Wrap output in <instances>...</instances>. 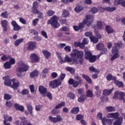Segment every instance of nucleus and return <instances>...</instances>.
I'll return each instance as SVG.
<instances>
[{
  "mask_svg": "<svg viewBox=\"0 0 125 125\" xmlns=\"http://www.w3.org/2000/svg\"><path fill=\"white\" fill-rule=\"evenodd\" d=\"M108 118H112L117 120L119 118V112L108 113L107 115Z\"/></svg>",
  "mask_w": 125,
  "mask_h": 125,
  "instance_id": "a211bd4d",
  "label": "nucleus"
},
{
  "mask_svg": "<svg viewBox=\"0 0 125 125\" xmlns=\"http://www.w3.org/2000/svg\"><path fill=\"white\" fill-rule=\"evenodd\" d=\"M96 56L92 55V56L89 58L88 60H89L90 63H94V62H95V61H96Z\"/></svg>",
  "mask_w": 125,
  "mask_h": 125,
  "instance_id": "58836bf2",
  "label": "nucleus"
},
{
  "mask_svg": "<svg viewBox=\"0 0 125 125\" xmlns=\"http://www.w3.org/2000/svg\"><path fill=\"white\" fill-rule=\"evenodd\" d=\"M116 8L115 7H100L99 8L100 12L103 13L104 11H108V12H112L113 11H115Z\"/></svg>",
  "mask_w": 125,
  "mask_h": 125,
  "instance_id": "1a4fd4ad",
  "label": "nucleus"
},
{
  "mask_svg": "<svg viewBox=\"0 0 125 125\" xmlns=\"http://www.w3.org/2000/svg\"><path fill=\"white\" fill-rule=\"evenodd\" d=\"M19 67H17L16 71L18 72L17 73V76L19 78L20 77H22V73H24V72H27L29 70V68L30 67L28 65V64L25 63L24 62L21 61L18 63Z\"/></svg>",
  "mask_w": 125,
  "mask_h": 125,
  "instance_id": "f257e3e1",
  "label": "nucleus"
},
{
  "mask_svg": "<svg viewBox=\"0 0 125 125\" xmlns=\"http://www.w3.org/2000/svg\"><path fill=\"white\" fill-rule=\"evenodd\" d=\"M2 80L5 81L4 82V84L5 85H6V86H9V87H11V82H12V79H10V76L7 75L6 76L3 77Z\"/></svg>",
  "mask_w": 125,
  "mask_h": 125,
  "instance_id": "6e6552de",
  "label": "nucleus"
},
{
  "mask_svg": "<svg viewBox=\"0 0 125 125\" xmlns=\"http://www.w3.org/2000/svg\"><path fill=\"white\" fill-rule=\"evenodd\" d=\"M105 31L107 33V34H108V35H110V34H113V33L115 32V30L110 25L105 26Z\"/></svg>",
  "mask_w": 125,
  "mask_h": 125,
  "instance_id": "f3484780",
  "label": "nucleus"
},
{
  "mask_svg": "<svg viewBox=\"0 0 125 125\" xmlns=\"http://www.w3.org/2000/svg\"><path fill=\"white\" fill-rule=\"evenodd\" d=\"M58 17L54 15L50 20H48V24H50L53 28H58L60 26V23L58 22Z\"/></svg>",
  "mask_w": 125,
  "mask_h": 125,
  "instance_id": "f03ea898",
  "label": "nucleus"
},
{
  "mask_svg": "<svg viewBox=\"0 0 125 125\" xmlns=\"http://www.w3.org/2000/svg\"><path fill=\"white\" fill-rule=\"evenodd\" d=\"M68 83L70 85H72L73 87H78L79 84H82L80 83L79 82L77 81V80H75L72 78L69 79L68 81Z\"/></svg>",
  "mask_w": 125,
  "mask_h": 125,
  "instance_id": "f8f14e48",
  "label": "nucleus"
},
{
  "mask_svg": "<svg viewBox=\"0 0 125 125\" xmlns=\"http://www.w3.org/2000/svg\"><path fill=\"white\" fill-rule=\"evenodd\" d=\"M42 52L46 59H49L51 56V53L46 50H42Z\"/></svg>",
  "mask_w": 125,
  "mask_h": 125,
  "instance_id": "5701e85b",
  "label": "nucleus"
},
{
  "mask_svg": "<svg viewBox=\"0 0 125 125\" xmlns=\"http://www.w3.org/2000/svg\"><path fill=\"white\" fill-rule=\"evenodd\" d=\"M10 58H11V56L10 55L6 56L5 55H3V56L1 57V60L2 61H7Z\"/></svg>",
  "mask_w": 125,
  "mask_h": 125,
  "instance_id": "a19ab883",
  "label": "nucleus"
},
{
  "mask_svg": "<svg viewBox=\"0 0 125 125\" xmlns=\"http://www.w3.org/2000/svg\"><path fill=\"white\" fill-rule=\"evenodd\" d=\"M84 59H86V60H88L89 58L92 56V53L87 50H84Z\"/></svg>",
  "mask_w": 125,
  "mask_h": 125,
  "instance_id": "412c9836",
  "label": "nucleus"
},
{
  "mask_svg": "<svg viewBox=\"0 0 125 125\" xmlns=\"http://www.w3.org/2000/svg\"><path fill=\"white\" fill-rule=\"evenodd\" d=\"M48 118L49 121L52 122V123H54V124L59 123V122H62V121H63V118L61 117L60 115H57L56 117H53L51 116H49Z\"/></svg>",
  "mask_w": 125,
  "mask_h": 125,
  "instance_id": "39448f33",
  "label": "nucleus"
},
{
  "mask_svg": "<svg viewBox=\"0 0 125 125\" xmlns=\"http://www.w3.org/2000/svg\"><path fill=\"white\" fill-rule=\"evenodd\" d=\"M75 80H77L78 81V83L82 84V82H83V80H82V78L79 76H75L74 77Z\"/></svg>",
  "mask_w": 125,
  "mask_h": 125,
  "instance_id": "e2e57ef3",
  "label": "nucleus"
},
{
  "mask_svg": "<svg viewBox=\"0 0 125 125\" xmlns=\"http://www.w3.org/2000/svg\"><path fill=\"white\" fill-rule=\"evenodd\" d=\"M5 105L8 108H12L13 107V104L11 101H7L6 102Z\"/></svg>",
  "mask_w": 125,
  "mask_h": 125,
  "instance_id": "c03bdc74",
  "label": "nucleus"
},
{
  "mask_svg": "<svg viewBox=\"0 0 125 125\" xmlns=\"http://www.w3.org/2000/svg\"><path fill=\"white\" fill-rule=\"evenodd\" d=\"M119 95L120 97L118 98L119 100H123L124 97L125 96V93L123 92H119Z\"/></svg>",
  "mask_w": 125,
  "mask_h": 125,
  "instance_id": "603ef678",
  "label": "nucleus"
},
{
  "mask_svg": "<svg viewBox=\"0 0 125 125\" xmlns=\"http://www.w3.org/2000/svg\"><path fill=\"white\" fill-rule=\"evenodd\" d=\"M51 113L52 114V115H57L58 114H59V110L55 108L51 110Z\"/></svg>",
  "mask_w": 125,
  "mask_h": 125,
  "instance_id": "3c124183",
  "label": "nucleus"
},
{
  "mask_svg": "<svg viewBox=\"0 0 125 125\" xmlns=\"http://www.w3.org/2000/svg\"><path fill=\"white\" fill-rule=\"evenodd\" d=\"M64 49L66 52H71V46L69 45L65 46L64 48Z\"/></svg>",
  "mask_w": 125,
  "mask_h": 125,
  "instance_id": "338daca9",
  "label": "nucleus"
},
{
  "mask_svg": "<svg viewBox=\"0 0 125 125\" xmlns=\"http://www.w3.org/2000/svg\"><path fill=\"white\" fill-rule=\"evenodd\" d=\"M14 108H15L16 110L17 111H21V112H23L24 111V106L23 105H19L18 104H15L14 105Z\"/></svg>",
  "mask_w": 125,
  "mask_h": 125,
  "instance_id": "4be33fe9",
  "label": "nucleus"
},
{
  "mask_svg": "<svg viewBox=\"0 0 125 125\" xmlns=\"http://www.w3.org/2000/svg\"><path fill=\"white\" fill-rule=\"evenodd\" d=\"M31 63H36L40 62V57L36 53H32L30 56Z\"/></svg>",
  "mask_w": 125,
  "mask_h": 125,
  "instance_id": "9b49d317",
  "label": "nucleus"
},
{
  "mask_svg": "<svg viewBox=\"0 0 125 125\" xmlns=\"http://www.w3.org/2000/svg\"><path fill=\"white\" fill-rule=\"evenodd\" d=\"M86 100V96L84 94H82L79 98H78L77 101L80 103H83Z\"/></svg>",
  "mask_w": 125,
  "mask_h": 125,
  "instance_id": "6ab92c4d",
  "label": "nucleus"
},
{
  "mask_svg": "<svg viewBox=\"0 0 125 125\" xmlns=\"http://www.w3.org/2000/svg\"><path fill=\"white\" fill-rule=\"evenodd\" d=\"M15 81H16V78H13L12 79L13 84L11 85V87L13 88V89H17V88L19 87V85H20V82L19 81L15 82Z\"/></svg>",
  "mask_w": 125,
  "mask_h": 125,
  "instance_id": "ddd939ff",
  "label": "nucleus"
},
{
  "mask_svg": "<svg viewBox=\"0 0 125 125\" xmlns=\"http://www.w3.org/2000/svg\"><path fill=\"white\" fill-rule=\"evenodd\" d=\"M114 90V87H112L110 90H107V89L104 90L103 91V94L104 95H105V96H107L108 95H110L112 93V92Z\"/></svg>",
  "mask_w": 125,
  "mask_h": 125,
  "instance_id": "bb28decb",
  "label": "nucleus"
},
{
  "mask_svg": "<svg viewBox=\"0 0 125 125\" xmlns=\"http://www.w3.org/2000/svg\"><path fill=\"white\" fill-rule=\"evenodd\" d=\"M24 42V39L21 38L20 39L17 40L14 43L15 46H19V44H21V43H22Z\"/></svg>",
  "mask_w": 125,
  "mask_h": 125,
  "instance_id": "7c9ffc66",
  "label": "nucleus"
},
{
  "mask_svg": "<svg viewBox=\"0 0 125 125\" xmlns=\"http://www.w3.org/2000/svg\"><path fill=\"white\" fill-rule=\"evenodd\" d=\"M90 40L93 43H97L99 41L98 38L93 36H92Z\"/></svg>",
  "mask_w": 125,
  "mask_h": 125,
  "instance_id": "49530a36",
  "label": "nucleus"
},
{
  "mask_svg": "<svg viewBox=\"0 0 125 125\" xmlns=\"http://www.w3.org/2000/svg\"><path fill=\"white\" fill-rule=\"evenodd\" d=\"M82 78L83 79H84L85 81H86L87 83H92V81H91V79H90V77L87 75H85V74H83L82 75Z\"/></svg>",
  "mask_w": 125,
  "mask_h": 125,
  "instance_id": "cd10ccee",
  "label": "nucleus"
},
{
  "mask_svg": "<svg viewBox=\"0 0 125 125\" xmlns=\"http://www.w3.org/2000/svg\"><path fill=\"white\" fill-rule=\"evenodd\" d=\"M71 58L77 57V58H83V52L79 51L77 49H74L70 54Z\"/></svg>",
  "mask_w": 125,
  "mask_h": 125,
  "instance_id": "20e7f679",
  "label": "nucleus"
},
{
  "mask_svg": "<svg viewBox=\"0 0 125 125\" xmlns=\"http://www.w3.org/2000/svg\"><path fill=\"white\" fill-rule=\"evenodd\" d=\"M12 98L11 97V95L9 94H4L3 96V99L4 100H10Z\"/></svg>",
  "mask_w": 125,
  "mask_h": 125,
  "instance_id": "a18cd8bd",
  "label": "nucleus"
},
{
  "mask_svg": "<svg viewBox=\"0 0 125 125\" xmlns=\"http://www.w3.org/2000/svg\"><path fill=\"white\" fill-rule=\"evenodd\" d=\"M80 112V108L78 106H75L73 107L70 111L71 114H74V115H77Z\"/></svg>",
  "mask_w": 125,
  "mask_h": 125,
  "instance_id": "b1692460",
  "label": "nucleus"
},
{
  "mask_svg": "<svg viewBox=\"0 0 125 125\" xmlns=\"http://www.w3.org/2000/svg\"><path fill=\"white\" fill-rule=\"evenodd\" d=\"M67 97L70 99L74 100L76 98V95L74 93L69 92L67 94Z\"/></svg>",
  "mask_w": 125,
  "mask_h": 125,
  "instance_id": "79ce46f5",
  "label": "nucleus"
},
{
  "mask_svg": "<svg viewBox=\"0 0 125 125\" xmlns=\"http://www.w3.org/2000/svg\"><path fill=\"white\" fill-rule=\"evenodd\" d=\"M64 62H68V63H70V65H73V64H75L77 65L78 61L75 59L71 58L69 57V56L66 55L64 58Z\"/></svg>",
  "mask_w": 125,
  "mask_h": 125,
  "instance_id": "9d476101",
  "label": "nucleus"
},
{
  "mask_svg": "<svg viewBox=\"0 0 125 125\" xmlns=\"http://www.w3.org/2000/svg\"><path fill=\"white\" fill-rule=\"evenodd\" d=\"M115 46H116L117 48H121L122 46H123V43L121 42H117L115 44Z\"/></svg>",
  "mask_w": 125,
  "mask_h": 125,
  "instance_id": "680f3d73",
  "label": "nucleus"
},
{
  "mask_svg": "<svg viewBox=\"0 0 125 125\" xmlns=\"http://www.w3.org/2000/svg\"><path fill=\"white\" fill-rule=\"evenodd\" d=\"M119 57V53H114L112 57L111 58V61L113 60H115V59H117Z\"/></svg>",
  "mask_w": 125,
  "mask_h": 125,
  "instance_id": "6e6d98bb",
  "label": "nucleus"
},
{
  "mask_svg": "<svg viewBox=\"0 0 125 125\" xmlns=\"http://www.w3.org/2000/svg\"><path fill=\"white\" fill-rule=\"evenodd\" d=\"M122 0H115L114 2V5H119L121 4Z\"/></svg>",
  "mask_w": 125,
  "mask_h": 125,
  "instance_id": "0e129e2a",
  "label": "nucleus"
},
{
  "mask_svg": "<svg viewBox=\"0 0 125 125\" xmlns=\"http://www.w3.org/2000/svg\"><path fill=\"white\" fill-rule=\"evenodd\" d=\"M107 48H104L102 50V51L100 52V55H103V54H106L107 53Z\"/></svg>",
  "mask_w": 125,
  "mask_h": 125,
  "instance_id": "bf43d9fd",
  "label": "nucleus"
},
{
  "mask_svg": "<svg viewBox=\"0 0 125 125\" xmlns=\"http://www.w3.org/2000/svg\"><path fill=\"white\" fill-rule=\"evenodd\" d=\"M1 25L2 27L3 28V30L4 32L7 31L8 29L7 28V26H8V23H7V21L6 20H4L1 21Z\"/></svg>",
  "mask_w": 125,
  "mask_h": 125,
  "instance_id": "2eb2a0df",
  "label": "nucleus"
},
{
  "mask_svg": "<svg viewBox=\"0 0 125 125\" xmlns=\"http://www.w3.org/2000/svg\"><path fill=\"white\" fill-rule=\"evenodd\" d=\"M86 97H93V92L90 90H88L86 91Z\"/></svg>",
  "mask_w": 125,
  "mask_h": 125,
  "instance_id": "37998d69",
  "label": "nucleus"
},
{
  "mask_svg": "<svg viewBox=\"0 0 125 125\" xmlns=\"http://www.w3.org/2000/svg\"><path fill=\"white\" fill-rule=\"evenodd\" d=\"M89 70L91 73H97V74H98L100 72L99 69L95 68L93 66H90L89 67Z\"/></svg>",
  "mask_w": 125,
  "mask_h": 125,
  "instance_id": "2f4dec72",
  "label": "nucleus"
},
{
  "mask_svg": "<svg viewBox=\"0 0 125 125\" xmlns=\"http://www.w3.org/2000/svg\"><path fill=\"white\" fill-rule=\"evenodd\" d=\"M27 50L33 51V50L37 48V42L33 41L28 42L27 43Z\"/></svg>",
  "mask_w": 125,
  "mask_h": 125,
  "instance_id": "0eeeda50",
  "label": "nucleus"
},
{
  "mask_svg": "<svg viewBox=\"0 0 125 125\" xmlns=\"http://www.w3.org/2000/svg\"><path fill=\"white\" fill-rule=\"evenodd\" d=\"M83 119V115L82 114H78L76 116L77 121H81Z\"/></svg>",
  "mask_w": 125,
  "mask_h": 125,
  "instance_id": "4d7b16f0",
  "label": "nucleus"
},
{
  "mask_svg": "<svg viewBox=\"0 0 125 125\" xmlns=\"http://www.w3.org/2000/svg\"><path fill=\"white\" fill-rule=\"evenodd\" d=\"M118 48H117L116 46H114L113 47L112 49V53H119V50L118 49Z\"/></svg>",
  "mask_w": 125,
  "mask_h": 125,
  "instance_id": "864d4df0",
  "label": "nucleus"
},
{
  "mask_svg": "<svg viewBox=\"0 0 125 125\" xmlns=\"http://www.w3.org/2000/svg\"><path fill=\"white\" fill-rule=\"evenodd\" d=\"M59 85H61V82L59 80H54L49 83V87H51V88H56Z\"/></svg>",
  "mask_w": 125,
  "mask_h": 125,
  "instance_id": "423d86ee",
  "label": "nucleus"
},
{
  "mask_svg": "<svg viewBox=\"0 0 125 125\" xmlns=\"http://www.w3.org/2000/svg\"><path fill=\"white\" fill-rule=\"evenodd\" d=\"M96 48L97 50L101 51L103 48H104V44L101 42L98 43L96 45Z\"/></svg>",
  "mask_w": 125,
  "mask_h": 125,
  "instance_id": "f704fd0d",
  "label": "nucleus"
},
{
  "mask_svg": "<svg viewBox=\"0 0 125 125\" xmlns=\"http://www.w3.org/2000/svg\"><path fill=\"white\" fill-rule=\"evenodd\" d=\"M123 117H119L117 120L114 122L113 125H122V124H123Z\"/></svg>",
  "mask_w": 125,
  "mask_h": 125,
  "instance_id": "c85d7f7f",
  "label": "nucleus"
},
{
  "mask_svg": "<svg viewBox=\"0 0 125 125\" xmlns=\"http://www.w3.org/2000/svg\"><path fill=\"white\" fill-rule=\"evenodd\" d=\"M70 13H69L68 11L67 10H63L62 12V16L63 18H65V17H68V16L69 15Z\"/></svg>",
  "mask_w": 125,
  "mask_h": 125,
  "instance_id": "e433bc0d",
  "label": "nucleus"
},
{
  "mask_svg": "<svg viewBox=\"0 0 125 125\" xmlns=\"http://www.w3.org/2000/svg\"><path fill=\"white\" fill-rule=\"evenodd\" d=\"M105 109L107 112H115L116 111V108L113 106H106Z\"/></svg>",
  "mask_w": 125,
  "mask_h": 125,
  "instance_id": "473e14b6",
  "label": "nucleus"
},
{
  "mask_svg": "<svg viewBox=\"0 0 125 125\" xmlns=\"http://www.w3.org/2000/svg\"><path fill=\"white\" fill-rule=\"evenodd\" d=\"M12 26L13 27V30L14 31H19L21 30V27L19 25L16 21H13L11 23Z\"/></svg>",
  "mask_w": 125,
  "mask_h": 125,
  "instance_id": "4468645a",
  "label": "nucleus"
},
{
  "mask_svg": "<svg viewBox=\"0 0 125 125\" xmlns=\"http://www.w3.org/2000/svg\"><path fill=\"white\" fill-rule=\"evenodd\" d=\"M84 3L85 4H88V5H90V4H92V0H84Z\"/></svg>",
  "mask_w": 125,
  "mask_h": 125,
  "instance_id": "69168bd1",
  "label": "nucleus"
},
{
  "mask_svg": "<svg viewBox=\"0 0 125 125\" xmlns=\"http://www.w3.org/2000/svg\"><path fill=\"white\" fill-rule=\"evenodd\" d=\"M92 17L93 16L91 15H86V19L83 20V21L81 22V23L83 25V28H84L85 24L87 27H89L91 25L92 22H93V20H91Z\"/></svg>",
  "mask_w": 125,
  "mask_h": 125,
  "instance_id": "7ed1b4c3",
  "label": "nucleus"
},
{
  "mask_svg": "<svg viewBox=\"0 0 125 125\" xmlns=\"http://www.w3.org/2000/svg\"><path fill=\"white\" fill-rule=\"evenodd\" d=\"M103 26V23L101 21H98L97 22V28L98 30H102V26Z\"/></svg>",
  "mask_w": 125,
  "mask_h": 125,
  "instance_id": "ea45409f",
  "label": "nucleus"
},
{
  "mask_svg": "<svg viewBox=\"0 0 125 125\" xmlns=\"http://www.w3.org/2000/svg\"><path fill=\"white\" fill-rule=\"evenodd\" d=\"M85 37H87L89 38L90 40L91 39V37H93L92 36V32H87L84 33Z\"/></svg>",
  "mask_w": 125,
  "mask_h": 125,
  "instance_id": "09e8293b",
  "label": "nucleus"
},
{
  "mask_svg": "<svg viewBox=\"0 0 125 125\" xmlns=\"http://www.w3.org/2000/svg\"><path fill=\"white\" fill-rule=\"evenodd\" d=\"M26 108L28 111L29 112V114L31 115V116H33V106H32V105L30 104H27L26 106Z\"/></svg>",
  "mask_w": 125,
  "mask_h": 125,
  "instance_id": "c9c22d12",
  "label": "nucleus"
},
{
  "mask_svg": "<svg viewBox=\"0 0 125 125\" xmlns=\"http://www.w3.org/2000/svg\"><path fill=\"white\" fill-rule=\"evenodd\" d=\"M21 93L22 95H27V94H29V90L27 89H23L21 91Z\"/></svg>",
  "mask_w": 125,
  "mask_h": 125,
  "instance_id": "5fc2aeb1",
  "label": "nucleus"
},
{
  "mask_svg": "<svg viewBox=\"0 0 125 125\" xmlns=\"http://www.w3.org/2000/svg\"><path fill=\"white\" fill-rule=\"evenodd\" d=\"M114 83L115 84H116V85L119 86V87H124V83H123V82L115 80L114 81Z\"/></svg>",
  "mask_w": 125,
  "mask_h": 125,
  "instance_id": "c756f323",
  "label": "nucleus"
},
{
  "mask_svg": "<svg viewBox=\"0 0 125 125\" xmlns=\"http://www.w3.org/2000/svg\"><path fill=\"white\" fill-rule=\"evenodd\" d=\"M39 74L40 73L39 72V71L35 70L30 73V77L31 79H33V78H35V77H38Z\"/></svg>",
  "mask_w": 125,
  "mask_h": 125,
  "instance_id": "a878e982",
  "label": "nucleus"
},
{
  "mask_svg": "<svg viewBox=\"0 0 125 125\" xmlns=\"http://www.w3.org/2000/svg\"><path fill=\"white\" fill-rule=\"evenodd\" d=\"M83 7L81 5H78L76 6L74 9V10L76 12H81V11H83Z\"/></svg>",
  "mask_w": 125,
  "mask_h": 125,
  "instance_id": "4c0bfd02",
  "label": "nucleus"
},
{
  "mask_svg": "<svg viewBox=\"0 0 125 125\" xmlns=\"http://www.w3.org/2000/svg\"><path fill=\"white\" fill-rule=\"evenodd\" d=\"M65 105L66 103L64 102H62L60 104H59L55 106V109H60V108H62V107H65Z\"/></svg>",
  "mask_w": 125,
  "mask_h": 125,
  "instance_id": "72a5a7b5",
  "label": "nucleus"
},
{
  "mask_svg": "<svg viewBox=\"0 0 125 125\" xmlns=\"http://www.w3.org/2000/svg\"><path fill=\"white\" fill-rule=\"evenodd\" d=\"M4 67L5 69H10L11 68V64L9 62H7L4 63Z\"/></svg>",
  "mask_w": 125,
  "mask_h": 125,
  "instance_id": "de8ad7c7",
  "label": "nucleus"
},
{
  "mask_svg": "<svg viewBox=\"0 0 125 125\" xmlns=\"http://www.w3.org/2000/svg\"><path fill=\"white\" fill-rule=\"evenodd\" d=\"M73 29L75 32H78L80 30H83V24L82 22L79 23V26L74 25Z\"/></svg>",
  "mask_w": 125,
  "mask_h": 125,
  "instance_id": "dca6fc26",
  "label": "nucleus"
},
{
  "mask_svg": "<svg viewBox=\"0 0 125 125\" xmlns=\"http://www.w3.org/2000/svg\"><path fill=\"white\" fill-rule=\"evenodd\" d=\"M7 11L1 13L0 14V17H3V18H7L8 17V14Z\"/></svg>",
  "mask_w": 125,
  "mask_h": 125,
  "instance_id": "8fccbe9b",
  "label": "nucleus"
},
{
  "mask_svg": "<svg viewBox=\"0 0 125 125\" xmlns=\"http://www.w3.org/2000/svg\"><path fill=\"white\" fill-rule=\"evenodd\" d=\"M33 40L36 41V42H40V41H42V37L37 36H34L33 38Z\"/></svg>",
  "mask_w": 125,
  "mask_h": 125,
  "instance_id": "052dcab7",
  "label": "nucleus"
},
{
  "mask_svg": "<svg viewBox=\"0 0 125 125\" xmlns=\"http://www.w3.org/2000/svg\"><path fill=\"white\" fill-rule=\"evenodd\" d=\"M39 91L41 94L44 95L46 94L47 89L42 85H40L39 86Z\"/></svg>",
  "mask_w": 125,
  "mask_h": 125,
  "instance_id": "aec40b11",
  "label": "nucleus"
},
{
  "mask_svg": "<svg viewBox=\"0 0 125 125\" xmlns=\"http://www.w3.org/2000/svg\"><path fill=\"white\" fill-rule=\"evenodd\" d=\"M55 13V12L54 11L49 10L48 11L47 14L48 16H52V15H53V14H54Z\"/></svg>",
  "mask_w": 125,
  "mask_h": 125,
  "instance_id": "13d9d810",
  "label": "nucleus"
},
{
  "mask_svg": "<svg viewBox=\"0 0 125 125\" xmlns=\"http://www.w3.org/2000/svg\"><path fill=\"white\" fill-rule=\"evenodd\" d=\"M106 79L107 81L109 82H110V81H114L115 80H117V77L113 76V75H112V74L109 73L106 76Z\"/></svg>",
  "mask_w": 125,
  "mask_h": 125,
  "instance_id": "393cba45",
  "label": "nucleus"
},
{
  "mask_svg": "<svg viewBox=\"0 0 125 125\" xmlns=\"http://www.w3.org/2000/svg\"><path fill=\"white\" fill-rule=\"evenodd\" d=\"M102 123L103 125H107V119L106 118H103L102 119Z\"/></svg>",
  "mask_w": 125,
  "mask_h": 125,
  "instance_id": "774afa93",
  "label": "nucleus"
}]
</instances>
